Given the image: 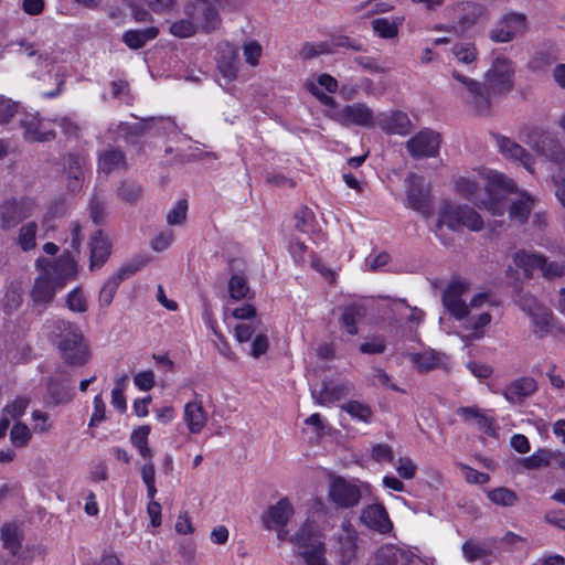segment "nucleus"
<instances>
[{
	"label": "nucleus",
	"instance_id": "46",
	"mask_svg": "<svg viewBox=\"0 0 565 565\" xmlns=\"http://www.w3.org/2000/svg\"><path fill=\"white\" fill-rule=\"evenodd\" d=\"M150 430H151L150 426L142 425V426L135 428L130 436L131 444L137 448L139 454L145 459H151V457H152V451L148 447V437H149Z\"/></svg>",
	"mask_w": 565,
	"mask_h": 565
},
{
	"label": "nucleus",
	"instance_id": "40",
	"mask_svg": "<svg viewBox=\"0 0 565 565\" xmlns=\"http://www.w3.org/2000/svg\"><path fill=\"white\" fill-rule=\"evenodd\" d=\"M159 30L156 26H150L143 30H128L122 35L124 43L134 50L142 47L149 41L156 39Z\"/></svg>",
	"mask_w": 565,
	"mask_h": 565
},
{
	"label": "nucleus",
	"instance_id": "2",
	"mask_svg": "<svg viewBox=\"0 0 565 565\" xmlns=\"http://www.w3.org/2000/svg\"><path fill=\"white\" fill-rule=\"evenodd\" d=\"M515 182L503 173L478 168L471 175L458 177L455 180L456 192L486 209L493 216L505 213V202L502 196L505 192H513Z\"/></svg>",
	"mask_w": 565,
	"mask_h": 565
},
{
	"label": "nucleus",
	"instance_id": "41",
	"mask_svg": "<svg viewBox=\"0 0 565 565\" xmlns=\"http://www.w3.org/2000/svg\"><path fill=\"white\" fill-rule=\"evenodd\" d=\"M514 264L522 268L526 275L540 270L544 265V255L534 252L519 250L513 256Z\"/></svg>",
	"mask_w": 565,
	"mask_h": 565
},
{
	"label": "nucleus",
	"instance_id": "39",
	"mask_svg": "<svg viewBox=\"0 0 565 565\" xmlns=\"http://www.w3.org/2000/svg\"><path fill=\"white\" fill-rule=\"evenodd\" d=\"M404 18L397 17L393 20L387 18H376L372 20L371 25L374 33L385 40L395 39L398 35L399 25L403 24Z\"/></svg>",
	"mask_w": 565,
	"mask_h": 565
},
{
	"label": "nucleus",
	"instance_id": "37",
	"mask_svg": "<svg viewBox=\"0 0 565 565\" xmlns=\"http://www.w3.org/2000/svg\"><path fill=\"white\" fill-rule=\"evenodd\" d=\"M408 358L419 372H428L444 364L446 355L428 350L422 353H411Z\"/></svg>",
	"mask_w": 565,
	"mask_h": 565
},
{
	"label": "nucleus",
	"instance_id": "35",
	"mask_svg": "<svg viewBox=\"0 0 565 565\" xmlns=\"http://www.w3.org/2000/svg\"><path fill=\"white\" fill-rule=\"evenodd\" d=\"M92 270L100 268L108 259L111 253V242L108 236L98 231L89 242Z\"/></svg>",
	"mask_w": 565,
	"mask_h": 565
},
{
	"label": "nucleus",
	"instance_id": "19",
	"mask_svg": "<svg viewBox=\"0 0 565 565\" xmlns=\"http://www.w3.org/2000/svg\"><path fill=\"white\" fill-rule=\"evenodd\" d=\"M356 540L358 533L354 526L349 521L342 522L340 529L334 534L332 546L342 565H348L355 558L358 550Z\"/></svg>",
	"mask_w": 565,
	"mask_h": 565
},
{
	"label": "nucleus",
	"instance_id": "17",
	"mask_svg": "<svg viewBox=\"0 0 565 565\" xmlns=\"http://www.w3.org/2000/svg\"><path fill=\"white\" fill-rule=\"evenodd\" d=\"M545 140L533 146V149L555 164L558 169L552 174V183L555 188L554 194L563 209H565V148L555 145L550 152L544 149Z\"/></svg>",
	"mask_w": 565,
	"mask_h": 565
},
{
	"label": "nucleus",
	"instance_id": "26",
	"mask_svg": "<svg viewBox=\"0 0 565 565\" xmlns=\"http://www.w3.org/2000/svg\"><path fill=\"white\" fill-rule=\"evenodd\" d=\"M509 193L510 192L503 193V199H505V195ZM512 193L516 194V196L511 200L509 217L513 222L523 224L527 221L531 212L533 211L536 204V199L526 191H519L516 186ZM504 202L507 203V200H504Z\"/></svg>",
	"mask_w": 565,
	"mask_h": 565
},
{
	"label": "nucleus",
	"instance_id": "5",
	"mask_svg": "<svg viewBox=\"0 0 565 565\" xmlns=\"http://www.w3.org/2000/svg\"><path fill=\"white\" fill-rule=\"evenodd\" d=\"M274 530L277 532L279 541L288 539L299 550L306 565H328L324 534L315 521L307 519L289 537L285 527Z\"/></svg>",
	"mask_w": 565,
	"mask_h": 565
},
{
	"label": "nucleus",
	"instance_id": "55",
	"mask_svg": "<svg viewBox=\"0 0 565 565\" xmlns=\"http://www.w3.org/2000/svg\"><path fill=\"white\" fill-rule=\"evenodd\" d=\"M332 53V46L328 42H318V43H306L300 52L299 55L303 60H310L318 55L322 54H330Z\"/></svg>",
	"mask_w": 565,
	"mask_h": 565
},
{
	"label": "nucleus",
	"instance_id": "58",
	"mask_svg": "<svg viewBox=\"0 0 565 565\" xmlns=\"http://www.w3.org/2000/svg\"><path fill=\"white\" fill-rule=\"evenodd\" d=\"M188 202L185 200L178 201L168 212L167 222L169 225H181L186 220Z\"/></svg>",
	"mask_w": 565,
	"mask_h": 565
},
{
	"label": "nucleus",
	"instance_id": "22",
	"mask_svg": "<svg viewBox=\"0 0 565 565\" xmlns=\"http://www.w3.org/2000/svg\"><path fill=\"white\" fill-rule=\"evenodd\" d=\"M407 183V205L419 213L423 217L428 218L431 215L430 194L424 180L417 175H409Z\"/></svg>",
	"mask_w": 565,
	"mask_h": 565
},
{
	"label": "nucleus",
	"instance_id": "20",
	"mask_svg": "<svg viewBox=\"0 0 565 565\" xmlns=\"http://www.w3.org/2000/svg\"><path fill=\"white\" fill-rule=\"evenodd\" d=\"M146 260L132 262L121 266L114 275L108 277L102 286L98 295V303L102 308L110 306L119 285L136 274Z\"/></svg>",
	"mask_w": 565,
	"mask_h": 565
},
{
	"label": "nucleus",
	"instance_id": "14",
	"mask_svg": "<svg viewBox=\"0 0 565 565\" xmlns=\"http://www.w3.org/2000/svg\"><path fill=\"white\" fill-rule=\"evenodd\" d=\"M527 29L526 17L519 12H509L500 18L489 31V39L494 43H508L522 35Z\"/></svg>",
	"mask_w": 565,
	"mask_h": 565
},
{
	"label": "nucleus",
	"instance_id": "60",
	"mask_svg": "<svg viewBox=\"0 0 565 565\" xmlns=\"http://www.w3.org/2000/svg\"><path fill=\"white\" fill-rule=\"evenodd\" d=\"M252 345L249 355L254 359H258L259 356L264 355L268 348H269V340L265 332L259 331L254 339H252Z\"/></svg>",
	"mask_w": 565,
	"mask_h": 565
},
{
	"label": "nucleus",
	"instance_id": "11",
	"mask_svg": "<svg viewBox=\"0 0 565 565\" xmlns=\"http://www.w3.org/2000/svg\"><path fill=\"white\" fill-rule=\"evenodd\" d=\"M515 73V63L510 57L503 54H495L483 73V81L490 93L507 95L514 89Z\"/></svg>",
	"mask_w": 565,
	"mask_h": 565
},
{
	"label": "nucleus",
	"instance_id": "51",
	"mask_svg": "<svg viewBox=\"0 0 565 565\" xmlns=\"http://www.w3.org/2000/svg\"><path fill=\"white\" fill-rule=\"evenodd\" d=\"M487 497L493 504L500 507H512L518 500L514 491L503 487L487 491Z\"/></svg>",
	"mask_w": 565,
	"mask_h": 565
},
{
	"label": "nucleus",
	"instance_id": "16",
	"mask_svg": "<svg viewBox=\"0 0 565 565\" xmlns=\"http://www.w3.org/2000/svg\"><path fill=\"white\" fill-rule=\"evenodd\" d=\"M329 499L339 508H352L361 500V489L356 481L334 477L329 484Z\"/></svg>",
	"mask_w": 565,
	"mask_h": 565
},
{
	"label": "nucleus",
	"instance_id": "4",
	"mask_svg": "<svg viewBox=\"0 0 565 565\" xmlns=\"http://www.w3.org/2000/svg\"><path fill=\"white\" fill-rule=\"evenodd\" d=\"M44 329L66 363L81 366L89 361V347L77 324L64 319H52L45 322Z\"/></svg>",
	"mask_w": 565,
	"mask_h": 565
},
{
	"label": "nucleus",
	"instance_id": "43",
	"mask_svg": "<svg viewBox=\"0 0 565 565\" xmlns=\"http://www.w3.org/2000/svg\"><path fill=\"white\" fill-rule=\"evenodd\" d=\"M341 409L348 413L353 419L364 424H371L373 420L372 408L360 401H350L341 406Z\"/></svg>",
	"mask_w": 565,
	"mask_h": 565
},
{
	"label": "nucleus",
	"instance_id": "62",
	"mask_svg": "<svg viewBox=\"0 0 565 565\" xmlns=\"http://www.w3.org/2000/svg\"><path fill=\"white\" fill-rule=\"evenodd\" d=\"M29 403L30 401L28 397L19 396L6 406L3 415L7 417L9 415L12 418H18L24 414Z\"/></svg>",
	"mask_w": 565,
	"mask_h": 565
},
{
	"label": "nucleus",
	"instance_id": "27",
	"mask_svg": "<svg viewBox=\"0 0 565 565\" xmlns=\"http://www.w3.org/2000/svg\"><path fill=\"white\" fill-rule=\"evenodd\" d=\"M295 514V509L287 498H281L270 505L263 514V523L266 529L285 527Z\"/></svg>",
	"mask_w": 565,
	"mask_h": 565
},
{
	"label": "nucleus",
	"instance_id": "61",
	"mask_svg": "<svg viewBox=\"0 0 565 565\" xmlns=\"http://www.w3.org/2000/svg\"><path fill=\"white\" fill-rule=\"evenodd\" d=\"M371 457L379 463L393 462L394 454L393 449L387 444H375L371 449Z\"/></svg>",
	"mask_w": 565,
	"mask_h": 565
},
{
	"label": "nucleus",
	"instance_id": "63",
	"mask_svg": "<svg viewBox=\"0 0 565 565\" xmlns=\"http://www.w3.org/2000/svg\"><path fill=\"white\" fill-rule=\"evenodd\" d=\"M156 383L154 372L151 370L141 371L134 376L135 386L143 392L150 391Z\"/></svg>",
	"mask_w": 565,
	"mask_h": 565
},
{
	"label": "nucleus",
	"instance_id": "23",
	"mask_svg": "<svg viewBox=\"0 0 565 565\" xmlns=\"http://www.w3.org/2000/svg\"><path fill=\"white\" fill-rule=\"evenodd\" d=\"M182 419L188 431L192 435H198L204 429L209 420V414L203 405L201 394L194 393L193 398L184 404Z\"/></svg>",
	"mask_w": 565,
	"mask_h": 565
},
{
	"label": "nucleus",
	"instance_id": "44",
	"mask_svg": "<svg viewBox=\"0 0 565 565\" xmlns=\"http://www.w3.org/2000/svg\"><path fill=\"white\" fill-rule=\"evenodd\" d=\"M36 233L38 225L34 222L25 223L19 228L17 244L23 252H29L36 247Z\"/></svg>",
	"mask_w": 565,
	"mask_h": 565
},
{
	"label": "nucleus",
	"instance_id": "15",
	"mask_svg": "<svg viewBox=\"0 0 565 565\" xmlns=\"http://www.w3.org/2000/svg\"><path fill=\"white\" fill-rule=\"evenodd\" d=\"M369 565H427V563L407 548L383 544L372 555Z\"/></svg>",
	"mask_w": 565,
	"mask_h": 565
},
{
	"label": "nucleus",
	"instance_id": "18",
	"mask_svg": "<svg viewBox=\"0 0 565 565\" xmlns=\"http://www.w3.org/2000/svg\"><path fill=\"white\" fill-rule=\"evenodd\" d=\"M36 207L35 201L30 198L4 201L0 205L1 227L10 228L17 225L20 221L32 216Z\"/></svg>",
	"mask_w": 565,
	"mask_h": 565
},
{
	"label": "nucleus",
	"instance_id": "34",
	"mask_svg": "<svg viewBox=\"0 0 565 565\" xmlns=\"http://www.w3.org/2000/svg\"><path fill=\"white\" fill-rule=\"evenodd\" d=\"M462 554L468 562L481 561L488 563L495 558L494 541L469 540L462 544Z\"/></svg>",
	"mask_w": 565,
	"mask_h": 565
},
{
	"label": "nucleus",
	"instance_id": "45",
	"mask_svg": "<svg viewBox=\"0 0 565 565\" xmlns=\"http://www.w3.org/2000/svg\"><path fill=\"white\" fill-rule=\"evenodd\" d=\"M553 449L540 448L531 456L523 458L521 463L529 470L539 469L550 466L553 462Z\"/></svg>",
	"mask_w": 565,
	"mask_h": 565
},
{
	"label": "nucleus",
	"instance_id": "12",
	"mask_svg": "<svg viewBox=\"0 0 565 565\" xmlns=\"http://www.w3.org/2000/svg\"><path fill=\"white\" fill-rule=\"evenodd\" d=\"M329 116L342 126H359L363 128L376 127V116L373 109L365 103H354L335 108Z\"/></svg>",
	"mask_w": 565,
	"mask_h": 565
},
{
	"label": "nucleus",
	"instance_id": "21",
	"mask_svg": "<svg viewBox=\"0 0 565 565\" xmlns=\"http://www.w3.org/2000/svg\"><path fill=\"white\" fill-rule=\"evenodd\" d=\"M19 122L28 142H45L54 138L53 122L39 114H25Z\"/></svg>",
	"mask_w": 565,
	"mask_h": 565
},
{
	"label": "nucleus",
	"instance_id": "53",
	"mask_svg": "<svg viewBox=\"0 0 565 565\" xmlns=\"http://www.w3.org/2000/svg\"><path fill=\"white\" fill-rule=\"evenodd\" d=\"M49 394L55 404L68 403L72 401L73 390L57 381H51L47 387Z\"/></svg>",
	"mask_w": 565,
	"mask_h": 565
},
{
	"label": "nucleus",
	"instance_id": "32",
	"mask_svg": "<svg viewBox=\"0 0 565 565\" xmlns=\"http://www.w3.org/2000/svg\"><path fill=\"white\" fill-rule=\"evenodd\" d=\"M456 413L463 422L476 425L482 433L495 435L494 419L488 416L486 411L477 406H462Z\"/></svg>",
	"mask_w": 565,
	"mask_h": 565
},
{
	"label": "nucleus",
	"instance_id": "38",
	"mask_svg": "<svg viewBox=\"0 0 565 565\" xmlns=\"http://www.w3.org/2000/svg\"><path fill=\"white\" fill-rule=\"evenodd\" d=\"M451 54L459 64L470 66L479 60V50L472 41L457 42L451 47Z\"/></svg>",
	"mask_w": 565,
	"mask_h": 565
},
{
	"label": "nucleus",
	"instance_id": "6",
	"mask_svg": "<svg viewBox=\"0 0 565 565\" xmlns=\"http://www.w3.org/2000/svg\"><path fill=\"white\" fill-rule=\"evenodd\" d=\"M450 92L470 111L479 116L489 115L491 111L490 90L484 81L480 82L473 77L452 70L448 83Z\"/></svg>",
	"mask_w": 565,
	"mask_h": 565
},
{
	"label": "nucleus",
	"instance_id": "9",
	"mask_svg": "<svg viewBox=\"0 0 565 565\" xmlns=\"http://www.w3.org/2000/svg\"><path fill=\"white\" fill-rule=\"evenodd\" d=\"M444 14L451 21V24L449 26L437 25L435 29L463 35L478 23L488 20L489 10L484 4L475 0H457L445 8Z\"/></svg>",
	"mask_w": 565,
	"mask_h": 565
},
{
	"label": "nucleus",
	"instance_id": "29",
	"mask_svg": "<svg viewBox=\"0 0 565 565\" xmlns=\"http://www.w3.org/2000/svg\"><path fill=\"white\" fill-rule=\"evenodd\" d=\"M495 140L500 153L505 159L519 162L529 172H534V159L522 146L504 136H498Z\"/></svg>",
	"mask_w": 565,
	"mask_h": 565
},
{
	"label": "nucleus",
	"instance_id": "42",
	"mask_svg": "<svg viewBox=\"0 0 565 565\" xmlns=\"http://www.w3.org/2000/svg\"><path fill=\"white\" fill-rule=\"evenodd\" d=\"M3 546L15 553L21 545L22 526L15 522L6 523L1 529Z\"/></svg>",
	"mask_w": 565,
	"mask_h": 565
},
{
	"label": "nucleus",
	"instance_id": "28",
	"mask_svg": "<svg viewBox=\"0 0 565 565\" xmlns=\"http://www.w3.org/2000/svg\"><path fill=\"white\" fill-rule=\"evenodd\" d=\"M363 524L381 534L390 533L393 523L384 505L380 503L370 504L364 508L360 516Z\"/></svg>",
	"mask_w": 565,
	"mask_h": 565
},
{
	"label": "nucleus",
	"instance_id": "10",
	"mask_svg": "<svg viewBox=\"0 0 565 565\" xmlns=\"http://www.w3.org/2000/svg\"><path fill=\"white\" fill-rule=\"evenodd\" d=\"M437 226H447L451 231H462L467 228L472 232H479L483 228V220L481 215L468 204L444 201L439 206Z\"/></svg>",
	"mask_w": 565,
	"mask_h": 565
},
{
	"label": "nucleus",
	"instance_id": "59",
	"mask_svg": "<svg viewBox=\"0 0 565 565\" xmlns=\"http://www.w3.org/2000/svg\"><path fill=\"white\" fill-rule=\"evenodd\" d=\"M540 271L547 279L561 278L565 275V262H548L544 256V265Z\"/></svg>",
	"mask_w": 565,
	"mask_h": 565
},
{
	"label": "nucleus",
	"instance_id": "30",
	"mask_svg": "<svg viewBox=\"0 0 565 565\" xmlns=\"http://www.w3.org/2000/svg\"><path fill=\"white\" fill-rule=\"evenodd\" d=\"M306 88L312 95H315L321 104L329 107H335L337 103L333 97L327 95V93H335L339 88L338 81L330 74H320L317 78L307 79Z\"/></svg>",
	"mask_w": 565,
	"mask_h": 565
},
{
	"label": "nucleus",
	"instance_id": "33",
	"mask_svg": "<svg viewBox=\"0 0 565 565\" xmlns=\"http://www.w3.org/2000/svg\"><path fill=\"white\" fill-rule=\"evenodd\" d=\"M217 67L221 74L228 81H233L239 68L237 50L230 43H222L218 46Z\"/></svg>",
	"mask_w": 565,
	"mask_h": 565
},
{
	"label": "nucleus",
	"instance_id": "7",
	"mask_svg": "<svg viewBox=\"0 0 565 565\" xmlns=\"http://www.w3.org/2000/svg\"><path fill=\"white\" fill-rule=\"evenodd\" d=\"M184 12L186 18L174 21L169 28L175 38H190L199 30L210 32L220 23L216 10L207 0H192L185 6Z\"/></svg>",
	"mask_w": 565,
	"mask_h": 565
},
{
	"label": "nucleus",
	"instance_id": "25",
	"mask_svg": "<svg viewBox=\"0 0 565 565\" xmlns=\"http://www.w3.org/2000/svg\"><path fill=\"white\" fill-rule=\"evenodd\" d=\"M376 126L386 134L399 136L408 135L413 127L408 115L399 110L380 113Z\"/></svg>",
	"mask_w": 565,
	"mask_h": 565
},
{
	"label": "nucleus",
	"instance_id": "47",
	"mask_svg": "<svg viewBox=\"0 0 565 565\" xmlns=\"http://www.w3.org/2000/svg\"><path fill=\"white\" fill-rule=\"evenodd\" d=\"M124 154L118 150H107L99 157L98 160L99 171L106 174L119 170L124 167Z\"/></svg>",
	"mask_w": 565,
	"mask_h": 565
},
{
	"label": "nucleus",
	"instance_id": "48",
	"mask_svg": "<svg viewBox=\"0 0 565 565\" xmlns=\"http://www.w3.org/2000/svg\"><path fill=\"white\" fill-rule=\"evenodd\" d=\"M66 307L75 313H84L88 310V298L81 287L71 290L66 296Z\"/></svg>",
	"mask_w": 565,
	"mask_h": 565
},
{
	"label": "nucleus",
	"instance_id": "49",
	"mask_svg": "<svg viewBox=\"0 0 565 565\" xmlns=\"http://www.w3.org/2000/svg\"><path fill=\"white\" fill-rule=\"evenodd\" d=\"M227 288L230 297L234 300L247 298L250 291L247 279L242 274L232 275Z\"/></svg>",
	"mask_w": 565,
	"mask_h": 565
},
{
	"label": "nucleus",
	"instance_id": "57",
	"mask_svg": "<svg viewBox=\"0 0 565 565\" xmlns=\"http://www.w3.org/2000/svg\"><path fill=\"white\" fill-rule=\"evenodd\" d=\"M395 470L399 478L412 480L416 477L418 467L412 458L401 457L395 463Z\"/></svg>",
	"mask_w": 565,
	"mask_h": 565
},
{
	"label": "nucleus",
	"instance_id": "56",
	"mask_svg": "<svg viewBox=\"0 0 565 565\" xmlns=\"http://www.w3.org/2000/svg\"><path fill=\"white\" fill-rule=\"evenodd\" d=\"M32 433L23 423H15L10 431V439L15 447H24L31 440Z\"/></svg>",
	"mask_w": 565,
	"mask_h": 565
},
{
	"label": "nucleus",
	"instance_id": "8",
	"mask_svg": "<svg viewBox=\"0 0 565 565\" xmlns=\"http://www.w3.org/2000/svg\"><path fill=\"white\" fill-rule=\"evenodd\" d=\"M23 54L29 57L35 66L46 71L50 77L54 78L55 88L41 92L44 98H54L61 95L67 77L66 70L62 66L66 62V53L61 49L36 50L33 45H22Z\"/></svg>",
	"mask_w": 565,
	"mask_h": 565
},
{
	"label": "nucleus",
	"instance_id": "36",
	"mask_svg": "<svg viewBox=\"0 0 565 565\" xmlns=\"http://www.w3.org/2000/svg\"><path fill=\"white\" fill-rule=\"evenodd\" d=\"M67 164V188L71 192H77L82 189L84 182L85 159L82 157L70 156Z\"/></svg>",
	"mask_w": 565,
	"mask_h": 565
},
{
	"label": "nucleus",
	"instance_id": "24",
	"mask_svg": "<svg viewBox=\"0 0 565 565\" xmlns=\"http://www.w3.org/2000/svg\"><path fill=\"white\" fill-rule=\"evenodd\" d=\"M440 147L439 134L424 129L406 142L409 154L414 158L435 157Z\"/></svg>",
	"mask_w": 565,
	"mask_h": 565
},
{
	"label": "nucleus",
	"instance_id": "64",
	"mask_svg": "<svg viewBox=\"0 0 565 565\" xmlns=\"http://www.w3.org/2000/svg\"><path fill=\"white\" fill-rule=\"evenodd\" d=\"M312 396L317 404L327 406L339 399L340 395L334 387L324 385L320 392L313 391Z\"/></svg>",
	"mask_w": 565,
	"mask_h": 565
},
{
	"label": "nucleus",
	"instance_id": "52",
	"mask_svg": "<svg viewBox=\"0 0 565 565\" xmlns=\"http://www.w3.org/2000/svg\"><path fill=\"white\" fill-rule=\"evenodd\" d=\"M362 311L356 307H348L344 309L340 322L344 330L354 335L358 333V321L362 318Z\"/></svg>",
	"mask_w": 565,
	"mask_h": 565
},
{
	"label": "nucleus",
	"instance_id": "54",
	"mask_svg": "<svg viewBox=\"0 0 565 565\" xmlns=\"http://www.w3.org/2000/svg\"><path fill=\"white\" fill-rule=\"evenodd\" d=\"M258 327L259 323L255 321H243L237 323L234 328V337L236 341L239 343L250 341L259 332Z\"/></svg>",
	"mask_w": 565,
	"mask_h": 565
},
{
	"label": "nucleus",
	"instance_id": "31",
	"mask_svg": "<svg viewBox=\"0 0 565 565\" xmlns=\"http://www.w3.org/2000/svg\"><path fill=\"white\" fill-rule=\"evenodd\" d=\"M537 391V383L531 376H521L511 381L502 395L510 404H522Z\"/></svg>",
	"mask_w": 565,
	"mask_h": 565
},
{
	"label": "nucleus",
	"instance_id": "13",
	"mask_svg": "<svg viewBox=\"0 0 565 565\" xmlns=\"http://www.w3.org/2000/svg\"><path fill=\"white\" fill-rule=\"evenodd\" d=\"M521 310L529 317L531 329L539 338L546 337L552 330L553 312L531 295L519 300Z\"/></svg>",
	"mask_w": 565,
	"mask_h": 565
},
{
	"label": "nucleus",
	"instance_id": "1",
	"mask_svg": "<svg viewBox=\"0 0 565 565\" xmlns=\"http://www.w3.org/2000/svg\"><path fill=\"white\" fill-rule=\"evenodd\" d=\"M469 291L467 280L454 279L444 290L441 301L447 312L460 322L462 338L473 341L484 337L498 303L489 292H478L467 302Z\"/></svg>",
	"mask_w": 565,
	"mask_h": 565
},
{
	"label": "nucleus",
	"instance_id": "50",
	"mask_svg": "<svg viewBox=\"0 0 565 565\" xmlns=\"http://www.w3.org/2000/svg\"><path fill=\"white\" fill-rule=\"evenodd\" d=\"M244 61L250 67L259 65L263 56V45L256 40H247L242 44Z\"/></svg>",
	"mask_w": 565,
	"mask_h": 565
},
{
	"label": "nucleus",
	"instance_id": "3",
	"mask_svg": "<svg viewBox=\"0 0 565 565\" xmlns=\"http://www.w3.org/2000/svg\"><path fill=\"white\" fill-rule=\"evenodd\" d=\"M62 255L57 260L51 262L40 257L35 267L40 274L34 280L30 292L34 307L44 309L52 302L57 291L62 290L66 281L76 276V262L71 257L70 252Z\"/></svg>",
	"mask_w": 565,
	"mask_h": 565
}]
</instances>
